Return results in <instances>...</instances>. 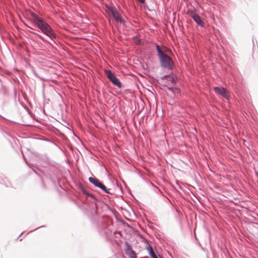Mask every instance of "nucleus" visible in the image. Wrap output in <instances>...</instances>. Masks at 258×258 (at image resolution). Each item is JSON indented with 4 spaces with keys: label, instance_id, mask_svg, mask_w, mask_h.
I'll use <instances>...</instances> for the list:
<instances>
[{
    "label": "nucleus",
    "instance_id": "0eeeda50",
    "mask_svg": "<svg viewBox=\"0 0 258 258\" xmlns=\"http://www.w3.org/2000/svg\"><path fill=\"white\" fill-rule=\"evenodd\" d=\"M106 12L107 13L108 16L111 18L113 16H114L117 11L116 9L113 7H106Z\"/></svg>",
    "mask_w": 258,
    "mask_h": 258
},
{
    "label": "nucleus",
    "instance_id": "f8f14e48",
    "mask_svg": "<svg viewBox=\"0 0 258 258\" xmlns=\"http://www.w3.org/2000/svg\"><path fill=\"white\" fill-rule=\"evenodd\" d=\"M130 253L126 254L130 258H137L136 254L134 251L129 252Z\"/></svg>",
    "mask_w": 258,
    "mask_h": 258
},
{
    "label": "nucleus",
    "instance_id": "423d86ee",
    "mask_svg": "<svg viewBox=\"0 0 258 258\" xmlns=\"http://www.w3.org/2000/svg\"><path fill=\"white\" fill-rule=\"evenodd\" d=\"M190 17L194 20V21L197 23V24L199 25H200L202 27L204 25V23L202 20L200 16L196 14L195 12L191 11L190 12Z\"/></svg>",
    "mask_w": 258,
    "mask_h": 258
},
{
    "label": "nucleus",
    "instance_id": "f03ea898",
    "mask_svg": "<svg viewBox=\"0 0 258 258\" xmlns=\"http://www.w3.org/2000/svg\"><path fill=\"white\" fill-rule=\"evenodd\" d=\"M158 56L159 57L160 64L162 67L171 69L173 64L172 59L165 53H162L158 48Z\"/></svg>",
    "mask_w": 258,
    "mask_h": 258
},
{
    "label": "nucleus",
    "instance_id": "9b49d317",
    "mask_svg": "<svg viewBox=\"0 0 258 258\" xmlns=\"http://www.w3.org/2000/svg\"><path fill=\"white\" fill-rule=\"evenodd\" d=\"M158 48L160 50V51L162 52V53H165V52H167L169 50L168 49L164 46H162V47H160L159 45H156V49L158 51Z\"/></svg>",
    "mask_w": 258,
    "mask_h": 258
},
{
    "label": "nucleus",
    "instance_id": "39448f33",
    "mask_svg": "<svg viewBox=\"0 0 258 258\" xmlns=\"http://www.w3.org/2000/svg\"><path fill=\"white\" fill-rule=\"evenodd\" d=\"M214 91L218 94L221 95L226 99L229 98V93L228 90L223 87H215L214 88Z\"/></svg>",
    "mask_w": 258,
    "mask_h": 258
},
{
    "label": "nucleus",
    "instance_id": "6e6552de",
    "mask_svg": "<svg viewBox=\"0 0 258 258\" xmlns=\"http://www.w3.org/2000/svg\"><path fill=\"white\" fill-rule=\"evenodd\" d=\"M112 17L117 23H119L123 24L124 23V20L118 12L114 15V16H113Z\"/></svg>",
    "mask_w": 258,
    "mask_h": 258
},
{
    "label": "nucleus",
    "instance_id": "ddd939ff",
    "mask_svg": "<svg viewBox=\"0 0 258 258\" xmlns=\"http://www.w3.org/2000/svg\"><path fill=\"white\" fill-rule=\"evenodd\" d=\"M168 89L170 90H171L173 93H178L179 91V90L176 88L174 87H168Z\"/></svg>",
    "mask_w": 258,
    "mask_h": 258
},
{
    "label": "nucleus",
    "instance_id": "2eb2a0df",
    "mask_svg": "<svg viewBox=\"0 0 258 258\" xmlns=\"http://www.w3.org/2000/svg\"><path fill=\"white\" fill-rule=\"evenodd\" d=\"M171 82H172V83H175V80L174 79H172V80H171Z\"/></svg>",
    "mask_w": 258,
    "mask_h": 258
},
{
    "label": "nucleus",
    "instance_id": "1a4fd4ad",
    "mask_svg": "<svg viewBox=\"0 0 258 258\" xmlns=\"http://www.w3.org/2000/svg\"><path fill=\"white\" fill-rule=\"evenodd\" d=\"M146 249L148 251L149 254L150 255L152 258H158V257L155 253L153 248L150 245L147 246Z\"/></svg>",
    "mask_w": 258,
    "mask_h": 258
},
{
    "label": "nucleus",
    "instance_id": "f257e3e1",
    "mask_svg": "<svg viewBox=\"0 0 258 258\" xmlns=\"http://www.w3.org/2000/svg\"><path fill=\"white\" fill-rule=\"evenodd\" d=\"M31 15L34 23L44 34L51 38L55 37L53 31L48 24L44 22L41 18L39 17L36 14L33 13Z\"/></svg>",
    "mask_w": 258,
    "mask_h": 258
},
{
    "label": "nucleus",
    "instance_id": "20e7f679",
    "mask_svg": "<svg viewBox=\"0 0 258 258\" xmlns=\"http://www.w3.org/2000/svg\"><path fill=\"white\" fill-rule=\"evenodd\" d=\"M89 180L91 183H93L95 186L100 188L106 193H109V190L107 189L105 186H104L98 179L92 177H90L89 178Z\"/></svg>",
    "mask_w": 258,
    "mask_h": 258
},
{
    "label": "nucleus",
    "instance_id": "4468645a",
    "mask_svg": "<svg viewBox=\"0 0 258 258\" xmlns=\"http://www.w3.org/2000/svg\"><path fill=\"white\" fill-rule=\"evenodd\" d=\"M138 1L142 3H144L145 2V0H138Z\"/></svg>",
    "mask_w": 258,
    "mask_h": 258
},
{
    "label": "nucleus",
    "instance_id": "7ed1b4c3",
    "mask_svg": "<svg viewBox=\"0 0 258 258\" xmlns=\"http://www.w3.org/2000/svg\"><path fill=\"white\" fill-rule=\"evenodd\" d=\"M106 73L108 78L114 85H116L118 88L121 87V83L119 79H118L110 71H107Z\"/></svg>",
    "mask_w": 258,
    "mask_h": 258
},
{
    "label": "nucleus",
    "instance_id": "9d476101",
    "mask_svg": "<svg viewBox=\"0 0 258 258\" xmlns=\"http://www.w3.org/2000/svg\"><path fill=\"white\" fill-rule=\"evenodd\" d=\"M125 252L126 254L130 253L129 252L133 251L134 250L132 249V248L131 245L128 242H125Z\"/></svg>",
    "mask_w": 258,
    "mask_h": 258
}]
</instances>
